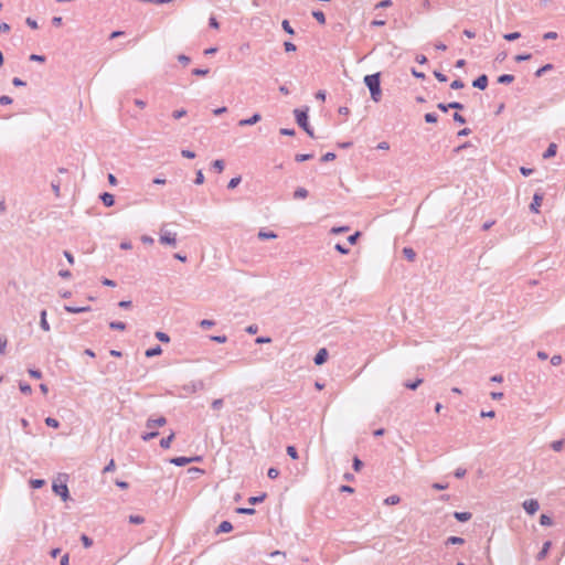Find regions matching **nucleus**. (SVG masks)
Returning <instances> with one entry per match:
<instances>
[{
  "label": "nucleus",
  "mask_w": 565,
  "mask_h": 565,
  "mask_svg": "<svg viewBox=\"0 0 565 565\" xmlns=\"http://www.w3.org/2000/svg\"><path fill=\"white\" fill-rule=\"evenodd\" d=\"M363 82L370 90L372 100L375 103H379L382 97L381 74L374 73V74L366 75L364 77Z\"/></svg>",
  "instance_id": "f257e3e1"
},
{
  "label": "nucleus",
  "mask_w": 565,
  "mask_h": 565,
  "mask_svg": "<svg viewBox=\"0 0 565 565\" xmlns=\"http://www.w3.org/2000/svg\"><path fill=\"white\" fill-rule=\"evenodd\" d=\"M167 424V418L164 416H159L158 418H148L146 422V428L149 429V431L143 433L141 435V439L143 441H149L153 438H156L159 433L156 430L157 427H162Z\"/></svg>",
  "instance_id": "f03ea898"
},
{
  "label": "nucleus",
  "mask_w": 565,
  "mask_h": 565,
  "mask_svg": "<svg viewBox=\"0 0 565 565\" xmlns=\"http://www.w3.org/2000/svg\"><path fill=\"white\" fill-rule=\"evenodd\" d=\"M308 111H309L308 107L296 108L294 110V114H295L296 122L298 124V126L300 128H302L309 137L315 138L313 129L311 128V126L309 125V121H308Z\"/></svg>",
  "instance_id": "7ed1b4c3"
},
{
  "label": "nucleus",
  "mask_w": 565,
  "mask_h": 565,
  "mask_svg": "<svg viewBox=\"0 0 565 565\" xmlns=\"http://www.w3.org/2000/svg\"><path fill=\"white\" fill-rule=\"evenodd\" d=\"M53 492L61 497V499L66 502L70 499V491L66 484V481L63 482H56L54 481L52 484Z\"/></svg>",
  "instance_id": "20e7f679"
},
{
  "label": "nucleus",
  "mask_w": 565,
  "mask_h": 565,
  "mask_svg": "<svg viewBox=\"0 0 565 565\" xmlns=\"http://www.w3.org/2000/svg\"><path fill=\"white\" fill-rule=\"evenodd\" d=\"M201 460H202L201 456H194V457L180 456V457H173L169 461H170V463H172L174 466L183 467V466H186L188 463L199 462Z\"/></svg>",
  "instance_id": "39448f33"
},
{
  "label": "nucleus",
  "mask_w": 565,
  "mask_h": 565,
  "mask_svg": "<svg viewBox=\"0 0 565 565\" xmlns=\"http://www.w3.org/2000/svg\"><path fill=\"white\" fill-rule=\"evenodd\" d=\"M159 242L161 244L175 246L177 245V234L170 231L164 230L163 227L160 230Z\"/></svg>",
  "instance_id": "423d86ee"
},
{
  "label": "nucleus",
  "mask_w": 565,
  "mask_h": 565,
  "mask_svg": "<svg viewBox=\"0 0 565 565\" xmlns=\"http://www.w3.org/2000/svg\"><path fill=\"white\" fill-rule=\"evenodd\" d=\"M523 509L530 515L535 514L540 509V503L536 499H529L522 503Z\"/></svg>",
  "instance_id": "0eeeda50"
},
{
  "label": "nucleus",
  "mask_w": 565,
  "mask_h": 565,
  "mask_svg": "<svg viewBox=\"0 0 565 565\" xmlns=\"http://www.w3.org/2000/svg\"><path fill=\"white\" fill-rule=\"evenodd\" d=\"M204 388V383L203 381L199 380V381H192L188 384H185L183 386V390L186 392V393H196L199 391H202Z\"/></svg>",
  "instance_id": "6e6552de"
},
{
  "label": "nucleus",
  "mask_w": 565,
  "mask_h": 565,
  "mask_svg": "<svg viewBox=\"0 0 565 565\" xmlns=\"http://www.w3.org/2000/svg\"><path fill=\"white\" fill-rule=\"evenodd\" d=\"M543 199H544V194L541 193V192H535L534 195H533V200L530 204V211L533 212V213H539L540 212V206L543 202Z\"/></svg>",
  "instance_id": "1a4fd4ad"
},
{
  "label": "nucleus",
  "mask_w": 565,
  "mask_h": 565,
  "mask_svg": "<svg viewBox=\"0 0 565 565\" xmlns=\"http://www.w3.org/2000/svg\"><path fill=\"white\" fill-rule=\"evenodd\" d=\"M329 358V352L326 348H321L313 358V362L316 365H322L327 362Z\"/></svg>",
  "instance_id": "9d476101"
},
{
  "label": "nucleus",
  "mask_w": 565,
  "mask_h": 565,
  "mask_svg": "<svg viewBox=\"0 0 565 565\" xmlns=\"http://www.w3.org/2000/svg\"><path fill=\"white\" fill-rule=\"evenodd\" d=\"M488 83H489V79H488V76L486 74H481L480 76H478L473 82H472V86L475 88H478L480 90H483L488 87Z\"/></svg>",
  "instance_id": "9b49d317"
},
{
  "label": "nucleus",
  "mask_w": 565,
  "mask_h": 565,
  "mask_svg": "<svg viewBox=\"0 0 565 565\" xmlns=\"http://www.w3.org/2000/svg\"><path fill=\"white\" fill-rule=\"evenodd\" d=\"M260 119H262L260 114L255 113V114H254L253 116H250L249 118L241 119V120L238 121V126H241V127H244V126H252V125L257 124Z\"/></svg>",
  "instance_id": "f8f14e48"
},
{
  "label": "nucleus",
  "mask_w": 565,
  "mask_h": 565,
  "mask_svg": "<svg viewBox=\"0 0 565 565\" xmlns=\"http://www.w3.org/2000/svg\"><path fill=\"white\" fill-rule=\"evenodd\" d=\"M99 199L103 202V204L107 207H110L115 204V196H114V194H111L109 192H103L99 195Z\"/></svg>",
  "instance_id": "ddd939ff"
},
{
  "label": "nucleus",
  "mask_w": 565,
  "mask_h": 565,
  "mask_svg": "<svg viewBox=\"0 0 565 565\" xmlns=\"http://www.w3.org/2000/svg\"><path fill=\"white\" fill-rule=\"evenodd\" d=\"M90 309L92 308L89 306H86V307H75V306H70V305L64 306V310L68 313L88 312V311H90Z\"/></svg>",
  "instance_id": "4468645a"
},
{
  "label": "nucleus",
  "mask_w": 565,
  "mask_h": 565,
  "mask_svg": "<svg viewBox=\"0 0 565 565\" xmlns=\"http://www.w3.org/2000/svg\"><path fill=\"white\" fill-rule=\"evenodd\" d=\"M233 530V525L230 521H222L220 523V525L217 526L215 533L216 534H221V533H228Z\"/></svg>",
  "instance_id": "2eb2a0df"
},
{
  "label": "nucleus",
  "mask_w": 565,
  "mask_h": 565,
  "mask_svg": "<svg viewBox=\"0 0 565 565\" xmlns=\"http://www.w3.org/2000/svg\"><path fill=\"white\" fill-rule=\"evenodd\" d=\"M258 238L262 239V241H266V239H274L277 237V234L275 232H271V231H264V230H260L257 234Z\"/></svg>",
  "instance_id": "dca6fc26"
},
{
  "label": "nucleus",
  "mask_w": 565,
  "mask_h": 565,
  "mask_svg": "<svg viewBox=\"0 0 565 565\" xmlns=\"http://www.w3.org/2000/svg\"><path fill=\"white\" fill-rule=\"evenodd\" d=\"M40 327L44 331H50V323L46 320V310L43 309L40 313Z\"/></svg>",
  "instance_id": "f3484780"
},
{
  "label": "nucleus",
  "mask_w": 565,
  "mask_h": 565,
  "mask_svg": "<svg viewBox=\"0 0 565 565\" xmlns=\"http://www.w3.org/2000/svg\"><path fill=\"white\" fill-rule=\"evenodd\" d=\"M557 146L556 143H550L545 152L543 153L544 159H550L556 154Z\"/></svg>",
  "instance_id": "a211bd4d"
},
{
  "label": "nucleus",
  "mask_w": 565,
  "mask_h": 565,
  "mask_svg": "<svg viewBox=\"0 0 565 565\" xmlns=\"http://www.w3.org/2000/svg\"><path fill=\"white\" fill-rule=\"evenodd\" d=\"M470 512H454V518L459 522H467L471 519Z\"/></svg>",
  "instance_id": "6ab92c4d"
},
{
  "label": "nucleus",
  "mask_w": 565,
  "mask_h": 565,
  "mask_svg": "<svg viewBox=\"0 0 565 565\" xmlns=\"http://www.w3.org/2000/svg\"><path fill=\"white\" fill-rule=\"evenodd\" d=\"M175 437V434L174 431H171L169 436L162 438L160 440V446L163 448V449H168L172 443V440L174 439Z\"/></svg>",
  "instance_id": "aec40b11"
},
{
  "label": "nucleus",
  "mask_w": 565,
  "mask_h": 565,
  "mask_svg": "<svg viewBox=\"0 0 565 565\" xmlns=\"http://www.w3.org/2000/svg\"><path fill=\"white\" fill-rule=\"evenodd\" d=\"M550 547H551V542L550 541L545 542L542 546V550L537 553L536 558L539 561L544 559L548 553Z\"/></svg>",
  "instance_id": "412c9836"
},
{
  "label": "nucleus",
  "mask_w": 565,
  "mask_h": 565,
  "mask_svg": "<svg viewBox=\"0 0 565 565\" xmlns=\"http://www.w3.org/2000/svg\"><path fill=\"white\" fill-rule=\"evenodd\" d=\"M161 353H162V349L159 344H157L153 348L148 349L145 354L147 358H153V356L160 355Z\"/></svg>",
  "instance_id": "4be33fe9"
},
{
  "label": "nucleus",
  "mask_w": 565,
  "mask_h": 565,
  "mask_svg": "<svg viewBox=\"0 0 565 565\" xmlns=\"http://www.w3.org/2000/svg\"><path fill=\"white\" fill-rule=\"evenodd\" d=\"M403 255L409 262H414L416 259V252L412 247H404Z\"/></svg>",
  "instance_id": "5701e85b"
},
{
  "label": "nucleus",
  "mask_w": 565,
  "mask_h": 565,
  "mask_svg": "<svg viewBox=\"0 0 565 565\" xmlns=\"http://www.w3.org/2000/svg\"><path fill=\"white\" fill-rule=\"evenodd\" d=\"M513 81H514V76H513V75H511V74H502V75H500V76L498 77V79H497V82H498L499 84H504V85L510 84V83H512Z\"/></svg>",
  "instance_id": "b1692460"
},
{
  "label": "nucleus",
  "mask_w": 565,
  "mask_h": 565,
  "mask_svg": "<svg viewBox=\"0 0 565 565\" xmlns=\"http://www.w3.org/2000/svg\"><path fill=\"white\" fill-rule=\"evenodd\" d=\"M308 194L309 193H308L307 189L298 188L294 192V199H296V200L306 199L308 196Z\"/></svg>",
  "instance_id": "393cba45"
},
{
  "label": "nucleus",
  "mask_w": 565,
  "mask_h": 565,
  "mask_svg": "<svg viewBox=\"0 0 565 565\" xmlns=\"http://www.w3.org/2000/svg\"><path fill=\"white\" fill-rule=\"evenodd\" d=\"M399 502H401V498L397 494L388 495L384 500V504H386V505H395V504H398Z\"/></svg>",
  "instance_id": "a878e982"
},
{
  "label": "nucleus",
  "mask_w": 565,
  "mask_h": 565,
  "mask_svg": "<svg viewBox=\"0 0 565 565\" xmlns=\"http://www.w3.org/2000/svg\"><path fill=\"white\" fill-rule=\"evenodd\" d=\"M225 163L222 159H216L212 162V168L217 172L221 173L224 170Z\"/></svg>",
  "instance_id": "bb28decb"
},
{
  "label": "nucleus",
  "mask_w": 565,
  "mask_h": 565,
  "mask_svg": "<svg viewBox=\"0 0 565 565\" xmlns=\"http://www.w3.org/2000/svg\"><path fill=\"white\" fill-rule=\"evenodd\" d=\"M109 328L113 330L124 331L126 330L127 326L125 322L121 321H111L109 322Z\"/></svg>",
  "instance_id": "cd10ccee"
},
{
  "label": "nucleus",
  "mask_w": 565,
  "mask_h": 565,
  "mask_svg": "<svg viewBox=\"0 0 565 565\" xmlns=\"http://www.w3.org/2000/svg\"><path fill=\"white\" fill-rule=\"evenodd\" d=\"M553 67H554V66H553V64H550V63H548V64H545V65H543L542 67H540L539 70H536V72H535V76H536V77H541V76H543L546 72H548V71H551V70H553Z\"/></svg>",
  "instance_id": "c85d7f7f"
},
{
  "label": "nucleus",
  "mask_w": 565,
  "mask_h": 565,
  "mask_svg": "<svg viewBox=\"0 0 565 565\" xmlns=\"http://www.w3.org/2000/svg\"><path fill=\"white\" fill-rule=\"evenodd\" d=\"M465 540L460 536H449L446 540V545H457V544H463Z\"/></svg>",
  "instance_id": "c756f323"
},
{
  "label": "nucleus",
  "mask_w": 565,
  "mask_h": 565,
  "mask_svg": "<svg viewBox=\"0 0 565 565\" xmlns=\"http://www.w3.org/2000/svg\"><path fill=\"white\" fill-rule=\"evenodd\" d=\"M312 17L320 23V24H324L326 23V15L324 13L321 11V10H315L312 11Z\"/></svg>",
  "instance_id": "7c9ffc66"
},
{
  "label": "nucleus",
  "mask_w": 565,
  "mask_h": 565,
  "mask_svg": "<svg viewBox=\"0 0 565 565\" xmlns=\"http://www.w3.org/2000/svg\"><path fill=\"white\" fill-rule=\"evenodd\" d=\"M540 524L542 526H551L553 524V520L547 514H541V516H540Z\"/></svg>",
  "instance_id": "2f4dec72"
},
{
  "label": "nucleus",
  "mask_w": 565,
  "mask_h": 565,
  "mask_svg": "<svg viewBox=\"0 0 565 565\" xmlns=\"http://www.w3.org/2000/svg\"><path fill=\"white\" fill-rule=\"evenodd\" d=\"M424 118L427 124H435L438 120V115L436 113H427Z\"/></svg>",
  "instance_id": "473e14b6"
},
{
  "label": "nucleus",
  "mask_w": 565,
  "mask_h": 565,
  "mask_svg": "<svg viewBox=\"0 0 565 565\" xmlns=\"http://www.w3.org/2000/svg\"><path fill=\"white\" fill-rule=\"evenodd\" d=\"M19 388L21 391V393L25 394V395H29L32 393V387L30 384L25 383V382H20L19 383Z\"/></svg>",
  "instance_id": "72a5a7b5"
},
{
  "label": "nucleus",
  "mask_w": 565,
  "mask_h": 565,
  "mask_svg": "<svg viewBox=\"0 0 565 565\" xmlns=\"http://www.w3.org/2000/svg\"><path fill=\"white\" fill-rule=\"evenodd\" d=\"M265 498H266L265 493H263L260 495L249 497L248 502H249V504L255 505L257 503L263 502L265 500Z\"/></svg>",
  "instance_id": "f704fd0d"
},
{
  "label": "nucleus",
  "mask_w": 565,
  "mask_h": 565,
  "mask_svg": "<svg viewBox=\"0 0 565 565\" xmlns=\"http://www.w3.org/2000/svg\"><path fill=\"white\" fill-rule=\"evenodd\" d=\"M241 181H242L241 175L232 178L230 180V182L227 183V189H230V190L235 189L241 183Z\"/></svg>",
  "instance_id": "c9c22d12"
},
{
  "label": "nucleus",
  "mask_w": 565,
  "mask_h": 565,
  "mask_svg": "<svg viewBox=\"0 0 565 565\" xmlns=\"http://www.w3.org/2000/svg\"><path fill=\"white\" fill-rule=\"evenodd\" d=\"M45 484V481L43 479H31L30 480V487L32 489H40Z\"/></svg>",
  "instance_id": "e433bc0d"
},
{
  "label": "nucleus",
  "mask_w": 565,
  "mask_h": 565,
  "mask_svg": "<svg viewBox=\"0 0 565 565\" xmlns=\"http://www.w3.org/2000/svg\"><path fill=\"white\" fill-rule=\"evenodd\" d=\"M145 522V518L138 514L129 515V523L131 524H142Z\"/></svg>",
  "instance_id": "4c0bfd02"
},
{
  "label": "nucleus",
  "mask_w": 565,
  "mask_h": 565,
  "mask_svg": "<svg viewBox=\"0 0 565 565\" xmlns=\"http://www.w3.org/2000/svg\"><path fill=\"white\" fill-rule=\"evenodd\" d=\"M520 38H521V33L520 32H511V33H505L503 35V39L509 41V42L515 41V40H518Z\"/></svg>",
  "instance_id": "58836bf2"
},
{
  "label": "nucleus",
  "mask_w": 565,
  "mask_h": 565,
  "mask_svg": "<svg viewBox=\"0 0 565 565\" xmlns=\"http://www.w3.org/2000/svg\"><path fill=\"white\" fill-rule=\"evenodd\" d=\"M312 158H313L312 153H299V154H296L295 160L297 162H303V161L310 160Z\"/></svg>",
  "instance_id": "ea45409f"
},
{
  "label": "nucleus",
  "mask_w": 565,
  "mask_h": 565,
  "mask_svg": "<svg viewBox=\"0 0 565 565\" xmlns=\"http://www.w3.org/2000/svg\"><path fill=\"white\" fill-rule=\"evenodd\" d=\"M352 467L354 471L359 472L363 467L362 460L355 456L352 460Z\"/></svg>",
  "instance_id": "a19ab883"
},
{
  "label": "nucleus",
  "mask_w": 565,
  "mask_h": 565,
  "mask_svg": "<svg viewBox=\"0 0 565 565\" xmlns=\"http://www.w3.org/2000/svg\"><path fill=\"white\" fill-rule=\"evenodd\" d=\"M44 422H45V424L49 427H52V428H58L60 427V422L56 418L46 417Z\"/></svg>",
  "instance_id": "79ce46f5"
},
{
  "label": "nucleus",
  "mask_w": 565,
  "mask_h": 565,
  "mask_svg": "<svg viewBox=\"0 0 565 565\" xmlns=\"http://www.w3.org/2000/svg\"><path fill=\"white\" fill-rule=\"evenodd\" d=\"M156 338L163 343H168L170 341V337L166 332H162V331H157Z\"/></svg>",
  "instance_id": "37998d69"
},
{
  "label": "nucleus",
  "mask_w": 565,
  "mask_h": 565,
  "mask_svg": "<svg viewBox=\"0 0 565 565\" xmlns=\"http://www.w3.org/2000/svg\"><path fill=\"white\" fill-rule=\"evenodd\" d=\"M281 26L284 29V31L290 35H294L295 34V30L291 28L290 23L288 20H284L281 22Z\"/></svg>",
  "instance_id": "c03bdc74"
},
{
  "label": "nucleus",
  "mask_w": 565,
  "mask_h": 565,
  "mask_svg": "<svg viewBox=\"0 0 565 565\" xmlns=\"http://www.w3.org/2000/svg\"><path fill=\"white\" fill-rule=\"evenodd\" d=\"M563 446H564V440H563V439L554 440V441L551 444V448H552L554 451H561V450L563 449Z\"/></svg>",
  "instance_id": "a18cd8bd"
},
{
  "label": "nucleus",
  "mask_w": 565,
  "mask_h": 565,
  "mask_svg": "<svg viewBox=\"0 0 565 565\" xmlns=\"http://www.w3.org/2000/svg\"><path fill=\"white\" fill-rule=\"evenodd\" d=\"M423 383V380L422 379H417L413 382H407L405 383V386L409 390H416L420 384Z\"/></svg>",
  "instance_id": "49530a36"
},
{
  "label": "nucleus",
  "mask_w": 565,
  "mask_h": 565,
  "mask_svg": "<svg viewBox=\"0 0 565 565\" xmlns=\"http://www.w3.org/2000/svg\"><path fill=\"white\" fill-rule=\"evenodd\" d=\"M235 511L238 514H247V515H252L255 513L254 508H237Z\"/></svg>",
  "instance_id": "de8ad7c7"
},
{
  "label": "nucleus",
  "mask_w": 565,
  "mask_h": 565,
  "mask_svg": "<svg viewBox=\"0 0 565 565\" xmlns=\"http://www.w3.org/2000/svg\"><path fill=\"white\" fill-rule=\"evenodd\" d=\"M81 541H82L84 547H86V548H88L93 545V540L86 534H82Z\"/></svg>",
  "instance_id": "09e8293b"
},
{
  "label": "nucleus",
  "mask_w": 565,
  "mask_h": 565,
  "mask_svg": "<svg viewBox=\"0 0 565 565\" xmlns=\"http://www.w3.org/2000/svg\"><path fill=\"white\" fill-rule=\"evenodd\" d=\"M210 72L209 68H193L192 70V75L194 76H205L207 75Z\"/></svg>",
  "instance_id": "8fccbe9b"
},
{
  "label": "nucleus",
  "mask_w": 565,
  "mask_h": 565,
  "mask_svg": "<svg viewBox=\"0 0 565 565\" xmlns=\"http://www.w3.org/2000/svg\"><path fill=\"white\" fill-rule=\"evenodd\" d=\"M463 87L465 83L460 78L452 81L450 84V88L452 89H461Z\"/></svg>",
  "instance_id": "3c124183"
},
{
  "label": "nucleus",
  "mask_w": 565,
  "mask_h": 565,
  "mask_svg": "<svg viewBox=\"0 0 565 565\" xmlns=\"http://www.w3.org/2000/svg\"><path fill=\"white\" fill-rule=\"evenodd\" d=\"M334 248L337 252H339L342 255H347L350 252V249L345 245L340 244V243L335 244Z\"/></svg>",
  "instance_id": "603ef678"
},
{
  "label": "nucleus",
  "mask_w": 565,
  "mask_h": 565,
  "mask_svg": "<svg viewBox=\"0 0 565 565\" xmlns=\"http://www.w3.org/2000/svg\"><path fill=\"white\" fill-rule=\"evenodd\" d=\"M287 455L292 459H298V451L295 446L287 447Z\"/></svg>",
  "instance_id": "864d4df0"
},
{
  "label": "nucleus",
  "mask_w": 565,
  "mask_h": 565,
  "mask_svg": "<svg viewBox=\"0 0 565 565\" xmlns=\"http://www.w3.org/2000/svg\"><path fill=\"white\" fill-rule=\"evenodd\" d=\"M203 182H204V174H203L202 170H198L195 173L194 183L200 185V184H203Z\"/></svg>",
  "instance_id": "5fc2aeb1"
},
{
  "label": "nucleus",
  "mask_w": 565,
  "mask_h": 565,
  "mask_svg": "<svg viewBox=\"0 0 565 565\" xmlns=\"http://www.w3.org/2000/svg\"><path fill=\"white\" fill-rule=\"evenodd\" d=\"M267 476L270 479H276L279 476V470L275 467H270L267 471Z\"/></svg>",
  "instance_id": "6e6d98bb"
},
{
  "label": "nucleus",
  "mask_w": 565,
  "mask_h": 565,
  "mask_svg": "<svg viewBox=\"0 0 565 565\" xmlns=\"http://www.w3.org/2000/svg\"><path fill=\"white\" fill-rule=\"evenodd\" d=\"M215 324V322L213 320H207V319H203L201 322H200V327L202 329H210L212 328L213 326Z\"/></svg>",
  "instance_id": "4d7b16f0"
},
{
  "label": "nucleus",
  "mask_w": 565,
  "mask_h": 565,
  "mask_svg": "<svg viewBox=\"0 0 565 565\" xmlns=\"http://www.w3.org/2000/svg\"><path fill=\"white\" fill-rule=\"evenodd\" d=\"M531 57H532V55L530 53H523V54H518L514 57V60L520 63V62L529 61Z\"/></svg>",
  "instance_id": "13d9d810"
},
{
  "label": "nucleus",
  "mask_w": 565,
  "mask_h": 565,
  "mask_svg": "<svg viewBox=\"0 0 565 565\" xmlns=\"http://www.w3.org/2000/svg\"><path fill=\"white\" fill-rule=\"evenodd\" d=\"M452 119L455 122H458L460 125H463L466 122V118L462 115H460L458 111H456L452 115Z\"/></svg>",
  "instance_id": "bf43d9fd"
},
{
  "label": "nucleus",
  "mask_w": 565,
  "mask_h": 565,
  "mask_svg": "<svg viewBox=\"0 0 565 565\" xmlns=\"http://www.w3.org/2000/svg\"><path fill=\"white\" fill-rule=\"evenodd\" d=\"M185 115H186V110H185V109H183V108H181V109H177V110H174V111L172 113V117H173L174 119H180V118L184 117Z\"/></svg>",
  "instance_id": "052dcab7"
},
{
  "label": "nucleus",
  "mask_w": 565,
  "mask_h": 565,
  "mask_svg": "<svg viewBox=\"0 0 565 565\" xmlns=\"http://www.w3.org/2000/svg\"><path fill=\"white\" fill-rule=\"evenodd\" d=\"M28 373L33 379H41L42 377V372L40 370H38V369H29Z\"/></svg>",
  "instance_id": "680f3d73"
},
{
  "label": "nucleus",
  "mask_w": 565,
  "mask_h": 565,
  "mask_svg": "<svg viewBox=\"0 0 565 565\" xmlns=\"http://www.w3.org/2000/svg\"><path fill=\"white\" fill-rule=\"evenodd\" d=\"M181 156L186 158V159H194L195 158V152L192 151V150H189V149H183V150H181Z\"/></svg>",
  "instance_id": "e2e57ef3"
},
{
  "label": "nucleus",
  "mask_w": 565,
  "mask_h": 565,
  "mask_svg": "<svg viewBox=\"0 0 565 565\" xmlns=\"http://www.w3.org/2000/svg\"><path fill=\"white\" fill-rule=\"evenodd\" d=\"M361 233L360 232H355L353 234H351L349 237H348V243L351 244V245H354L359 237H360Z\"/></svg>",
  "instance_id": "0e129e2a"
},
{
  "label": "nucleus",
  "mask_w": 565,
  "mask_h": 565,
  "mask_svg": "<svg viewBox=\"0 0 565 565\" xmlns=\"http://www.w3.org/2000/svg\"><path fill=\"white\" fill-rule=\"evenodd\" d=\"M335 159V153L334 152H327L324 153L322 157H321V161L322 162H328V161H332Z\"/></svg>",
  "instance_id": "69168bd1"
},
{
  "label": "nucleus",
  "mask_w": 565,
  "mask_h": 565,
  "mask_svg": "<svg viewBox=\"0 0 565 565\" xmlns=\"http://www.w3.org/2000/svg\"><path fill=\"white\" fill-rule=\"evenodd\" d=\"M466 473H467V470L465 468L459 467L455 470L454 476L456 478L460 479V478H463L466 476Z\"/></svg>",
  "instance_id": "338daca9"
},
{
  "label": "nucleus",
  "mask_w": 565,
  "mask_h": 565,
  "mask_svg": "<svg viewBox=\"0 0 565 565\" xmlns=\"http://www.w3.org/2000/svg\"><path fill=\"white\" fill-rule=\"evenodd\" d=\"M434 76L436 77L437 81L441 83H445L448 79L447 76L439 71H434Z\"/></svg>",
  "instance_id": "774afa93"
}]
</instances>
